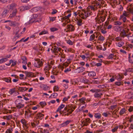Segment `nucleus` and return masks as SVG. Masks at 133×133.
Returning a JSON list of instances; mask_svg holds the SVG:
<instances>
[{
	"mask_svg": "<svg viewBox=\"0 0 133 133\" xmlns=\"http://www.w3.org/2000/svg\"><path fill=\"white\" fill-rule=\"evenodd\" d=\"M67 29L68 31H74V26L71 24L68 25H67Z\"/></svg>",
	"mask_w": 133,
	"mask_h": 133,
	"instance_id": "2eb2a0df",
	"label": "nucleus"
},
{
	"mask_svg": "<svg viewBox=\"0 0 133 133\" xmlns=\"http://www.w3.org/2000/svg\"><path fill=\"white\" fill-rule=\"evenodd\" d=\"M100 92H97L95 93L94 94V96L96 98H101V97L102 95V94L99 93Z\"/></svg>",
	"mask_w": 133,
	"mask_h": 133,
	"instance_id": "a211bd4d",
	"label": "nucleus"
},
{
	"mask_svg": "<svg viewBox=\"0 0 133 133\" xmlns=\"http://www.w3.org/2000/svg\"><path fill=\"white\" fill-rule=\"evenodd\" d=\"M105 17L102 15L97 16L95 18L97 23L100 24L103 22L105 19Z\"/></svg>",
	"mask_w": 133,
	"mask_h": 133,
	"instance_id": "20e7f679",
	"label": "nucleus"
},
{
	"mask_svg": "<svg viewBox=\"0 0 133 133\" xmlns=\"http://www.w3.org/2000/svg\"><path fill=\"white\" fill-rule=\"evenodd\" d=\"M39 120H38L37 119H36V118H35V119L34 120V122L35 124V125H37L39 124Z\"/></svg>",
	"mask_w": 133,
	"mask_h": 133,
	"instance_id": "a19ab883",
	"label": "nucleus"
},
{
	"mask_svg": "<svg viewBox=\"0 0 133 133\" xmlns=\"http://www.w3.org/2000/svg\"><path fill=\"white\" fill-rule=\"evenodd\" d=\"M30 9V8L28 6H22L19 8L20 10L21 11H23L28 10Z\"/></svg>",
	"mask_w": 133,
	"mask_h": 133,
	"instance_id": "ddd939ff",
	"label": "nucleus"
},
{
	"mask_svg": "<svg viewBox=\"0 0 133 133\" xmlns=\"http://www.w3.org/2000/svg\"><path fill=\"white\" fill-rule=\"evenodd\" d=\"M35 62L34 65L35 67L39 68L43 65L42 62L39 59H35Z\"/></svg>",
	"mask_w": 133,
	"mask_h": 133,
	"instance_id": "39448f33",
	"label": "nucleus"
},
{
	"mask_svg": "<svg viewBox=\"0 0 133 133\" xmlns=\"http://www.w3.org/2000/svg\"><path fill=\"white\" fill-rule=\"evenodd\" d=\"M130 54H129V62L133 64V61H132V60L130 59Z\"/></svg>",
	"mask_w": 133,
	"mask_h": 133,
	"instance_id": "052dcab7",
	"label": "nucleus"
},
{
	"mask_svg": "<svg viewBox=\"0 0 133 133\" xmlns=\"http://www.w3.org/2000/svg\"><path fill=\"white\" fill-rule=\"evenodd\" d=\"M8 12L7 9H4L2 14V16L3 17H5Z\"/></svg>",
	"mask_w": 133,
	"mask_h": 133,
	"instance_id": "393cba45",
	"label": "nucleus"
},
{
	"mask_svg": "<svg viewBox=\"0 0 133 133\" xmlns=\"http://www.w3.org/2000/svg\"><path fill=\"white\" fill-rule=\"evenodd\" d=\"M114 56V55L112 54H110L108 57V58L109 59H111L113 58Z\"/></svg>",
	"mask_w": 133,
	"mask_h": 133,
	"instance_id": "0e129e2a",
	"label": "nucleus"
},
{
	"mask_svg": "<svg viewBox=\"0 0 133 133\" xmlns=\"http://www.w3.org/2000/svg\"><path fill=\"white\" fill-rule=\"evenodd\" d=\"M23 101L22 99H17L15 101L16 106L17 109H20L24 107V104H23Z\"/></svg>",
	"mask_w": 133,
	"mask_h": 133,
	"instance_id": "7ed1b4c3",
	"label": "nucleus"
},
{
	"mask_svg": "<svg viewBox=\"0 0 133 133\" xmlns=\"http://www.w3.org/2000/svg\"><path fill=\"white\" fill-rule=\"evenodd\" d=\"M92 12L90 10H87L86 11L83 10L82 12L79 14L80 17L83 19H86L89 16L92 15Z\"/></svg>",
	"mask_w": 133,
	"mask_h": 133,
	"instance_id": "f257e3e1",
	"label": "nucleus"
},
{
	"mask_svg": "<svg viewBox=\"0 0 133 133\" xmlns=\"http://www.w3.org/2000/svg\"><path fill=\"white\" fill-rule=\"evenodd\" d=\"M88 75L90 77H93L96 76V74L94 71H88Z\"/></svg>",
	"mask_w": 133,
	"mask_h": 133,
	"instance_id": "6ab92c4d",
	"label": "nucleus"
},
{
	"mask_svg": "<svg viewBox=\"0 0 133 133\" xmlns=\"http://www.w3.org/2000/svg\"><path fill=\"white\" fill-rule=\"evenodd\" d=\"M16 5L15 3H13L10 5H8L7 7L9 9L13 10L16 6Z\"/></svg>",
	"mask_w": 133,
	"mask_h": 133,
	"instance_id": "9b49d317",
	"label": "nucleus"
},
{
	"mask_svg": "<svg viewBox=\"0 0 133 133\" xmlns=\"http://www.w3.org/2000/svg\"><path fill=\"white\" fill-rule=\"evenodd\" d=\"M122 37H121V36L120 37L119 36L115 38V39L117 41H121L122 40Z\"/></svg>",
	"mask_w": 133,
	"mask_h": 133,
	"instance_id": "5fc2aeb1",
	"label": "nucleus"
},
{
	"mask_svg": "<svg viewBox=\"0 0 133 133\" xmlns=\"http://www.w3.org/2000/svg\"><path fill=\"white\" fill-rule=\"evenodd\" d=\"M19 24V23L16 22L15 21H11L9 23V25L11 26H18Z\"/></svg>",
	"mask_w": 133,
	"mask_h": 133,
	"instance_id": "f8f14e48",
	"label": "nucleus"
},
{
	"mask_svg": "<svg viewBox=\"0 0 133 133\" xmlns=\"http://www.w3.org/2000/svg\"><path fill=\"white\" fill-rule=\"evenodd\" d=\"M51 66L49 64H47L44 68V70L49 71V70Z\"/></svg>",
	"mask_w": 133,
	"mask_h": 133,
	"instance_id": "cd10ccee",
	"label": "nucleus"
},
{
	"mask_svg": "<svg viewBox=\"0 0 133 133\" xmlns=\"http://www.w3.org/2000/svg\"><path fill=\"white\" fill-rule=\"evenodd\" d=\"M95 35L94 34L91 35L90 36L89 40L91 41L94 40L95 38Z\"/></svg>",
	"mask_w": 133,
	"mask_h": 133,
	"instance_id": "2f4dec72",
	"label": "nucleus"
},
{
	"mask_svg": "<svg viewBox=\"0 0 133 133\" xmlns=\"http://www.w3.org/2000/svg\"><path fill=\"white\" fill-rule=\"evenodd\" d=\"M96 48H97V49L99 50H101L102 49V46H101V45H99V46H97Z\"/></svg>",
	"mask_w": 133,
	"mask_h": 133,
	"instance_id": "69168bd1",
	"label": "nucleus"
},
{
	"mask_svg": "<svg viewBox=\"0 0 133 133\" xmlns=\"http://www.w3.org/2000/svg\"><path fill=\"white\" fill-rule=\"evenodd\" d=\"M86 98L84 97H83L82 98L79 99V101H80V102L82 103L83 104H84L85 102L84 101L85 100Z\"/></svg>",
	"mask_w": 133,
	"mask_h": 133,
	"instance_id": "c85d7f7f",
	"label": "nucleus"
},
{
	"mask_svg": "<svg viewBox=\"0 0 133 133\" xmlns=\"http://www.w3.org/2000/svg\"><path fill=\"white\" fill-rule=\"evenodd\" d=\"M101 114L99 113H97L95 114V117L97 119H99L101 117Z\"/></svg>",
	"mask_w": 133,
	"mask_h": 133,
	"instance_id": "5701e85b",
	"label": "nucleus"
},
{
	"mask_svg": "<svg viewBox=\"0 0 133 133\" xmlns=\"http://www.w3.org/2000/svg\"><path fill=\"white\" fill-rule=\"evenodd\" d=\"M23 72L26 75L25 78H26L27 77H33L34 75L31 72H28L25 71Z\"/></svg>",
	"mask_w": 133,
	"mask_h": 133,
	"instance_id": "6e6552de",
	"label": "nucleus"
},
{
	"mask_svg": "<svg viewBox=\"0 0 133 133\" xmlns=\"http://www.w3.org/2000/svg\"><path fill=\"white\" fill-rule=\"evenodd\" d=\"M17 11L16 9H14L13 11L11 14H10L9 16V17L12 18L16 16Z\"/></svg>",
	"mask_w": 133,
	"mask_h": 133,
	"instance_id": "1a4fd4ad",
	"label": "nucleus"
},
{
	"mask_svg": "<svg viewBox=\"0 0 133 133\" xmlns=\"http://www.w3.org/2000/svg\"><path fill=\"white\" fill-rule=\"evenodd\" d=\"M21 59L23 60L22 63L24 64H26V58L25 57H22L21 58Z\"/></svg>",
	"mask_w": 133,
	"mask_h": 133,
	"instance_id": "72a5a7b5",
	"label": "nucleus"
},
{
	"mask_svg": "<svg viewBox=\"0 0 133 133\" xmlns=\"http://www.w3.org/2000/svg\"><path fill=\"white\" fill-rule=\"evenodd\" d=\"M91 9V10H95V8L94 7L91 6H88L87 9V10H89Z\"/></svg>",
	"mask_w": 133,
	"mask_h": 133,
	"instance_id": "a18cd8bd",
	"label": "nucleus"
},
{
	"mask_svg": "<svg viewBox=\"0 0 133 133\" xmlns=\"http://www.w3.org/2000/svg\"><path fill=\"white\" fill-rule=\"evenodd\" d=\"M70 122V121H66L64 122L63 123L59 124V127L60 128H61L62 127L66 126Z\"/></svg>",
	"mask_w": 133,
	"mask_h": 133,
	"instance_id": "9d476101",
	"label": "nucleus"
},
{
	"mask_svg": "<svg viewBox=\"0 0 133 133\" xmlns=\"http://www.w3.org/2000/svg\"><path fill=\"white\" fill-rule=\"evenodd\" d=\"M28 89V88L25 87H18V90L20 92H23L27 90Z\"/></svg>",
	"mask_w": 133,
	"mask_h": 133,
	"instance_id": "aec40b11",
	"label": "nucleus"
},
{
	"mask_svg": "<svg viewBox=\"0 0 133 133\" xmlns=\"http://www.w3.org/2000/svg\"><path fill=\"white\" fill-rule=\"evenodd\" d=\"M125 111V110L124 108L122 109L120 111V114L122 115L123 114Z\"/></svg>",
	"mask_w": 133,
	"mask_h": 133,
	"instance_id": "603ef678",
	"label": "nucleus"
},
{
	"mask_svg": "<svg viewBox=\"0 0 133 133\" xmlns=\"http://www.w3.org/2000/svg\"><path fill=\"white\" fill-rule=\"evenodd\" d=\"M48 33L47 31L45 30L42 31L39 34V35H42L43 34H47Z\"/></svg>",
	"mask_w": 133,
	"mask_h": 133,
	"instance_id": "ea45409f",
	"label": "nucleus"
},
{
	"mask_svg": "<svg viewBox=\"0 0 133 133\" xmlns=\"http://www.w3.org/2000/svg\"><path fill=\"white\" fill-rule=\"evenodd\" d=\"M90 91L92 93H96L97 92H100L101 91V90L100 89H93L90 90Z\"/></svg>",
	"mask_w": 133,
	"mask_h": 133,
	"instance_id": "bb28decb",
	"label": "nucleus"
},
{
	"mask_svg": "<svg viewBox=\"0 0 133 133\" xmlns=\"http://www.w3.org/2000/svg\"><path fill=\"white\" fill-rule=\"evenodd\" d=\"M74 111V110H71V111H67V113L65 114V115L68 116L69 115L71 114L72 112Z\"/></svg>",
	"mask_w": 133,
	"mask_h": 133,
	"instance_id": "864d4df0",
	"label": "nucleus"
},
{
	"mask_svg": "<svg viewBox=\"0 0 133 133\" xmlns=\"http://www.w3.org/2000/svg\"><path fill=\"white\" fill-rule=\"evenodd\" d=\"M64 109L65 110H66V112H67V111H70V105H68V106H67L66 107H65L64 108Z\"/></svg>",
	"mask_w": 133,
	"mask_h": 133,
	"instance_id": "de8ad7c7",
	"label": "nucleus"
},
{
	"mask_svg": "<svg viewBox=\"0 0 133 133\" xmlns=\"http://www.w3.org/2000/svg\"><path fill=\"white\" fill-rule=\"evenodd\" d=\"M59 55L61 56L62 59L63 61H65V56L64 54H63L62 53L59 54Z\"/></svg>",
	"mask_w": 133,
	"mask_h": 133,
	"instance_id": "e433bc0d",
	"label": "nucleus"
},
{
	"mask_svg": "<svg viewBox=\"0 0 133 133\" xmlns=\"http://www.w3.org/2000/svg\"><path fill=\"white\" fill-rule=\"evenodd\" d=\"M65 107V105L63 104H62L56 110V112L59 111V113L61 114V110L63 108Z\"/></svg>",
	"mask_w": 133,
	"mask_h": 133,
	"instance_id": "4be33fe9",
	"label": "nucleus"
},
{
	"mask_svg": "<svg viewBox=\"0 0 133 133\" xmlns=\"http://www.w3.org/2000/svg\"><path fill=\"white\" fill-rule=\"evenodd\" d=\"M98 39L101 41H103L104 39V37L103 36H99Z\"/></svg>",
	"mask_w": 133,
	"mask_h": 133,
	"instance_id": "6e6d98bb",
	"label": "nucleus"
},
{
	"mask_svg": "<svg viewBox=\"0 0 133 133\" xmlns=\"http://www.w3.org/2000/svg\"><path fill=\"white\" fill-rule=\"evenodd\" d=\"M42 88L44 90H48L49 88V87L46 85H44L42 86Z\"/></svg>",
	"mask_w": 133,
	"mask_h": 133,
	"instance_id": "7c9ffc66",
	"label": "nucleus"
},
{
	"mask_svg": "<svg viewBox=\"0 0 133 133\" xmlns=\"http://www.w3.org/2000/svg\"><path fill=\"white\" fill-rule=\"evenodd\" d=\"M120 19L122 20L124 22H125L128 21V20H127L126 17L121 15L119 18Z\"/></svg>",
	"mask_w": 133,
	"mask_h": 133,
	"instance_id": "b1692460",
	"label": "nucleus"
},
{
	"mask_svg": "<svg viewBox=\"0 0 133 133\" xmlns=\"http://www.w3.org/2000/svg\"><path fill=\"white\" fill-rule=\"evenodd\" d=\"M116 76H112V78L110 79V81L111 82H112L114 81L115 79H116Z\"/></svg>",
	"mask_w": 133,
	"mask_h": 133,
	"instance_id": "4c0bfd02",
	"label": "nucleus"
},
{
	"mask_svg": "<svg viewBox=\"0 0 133 133\" xmlns=\"http://www.w3.org/2000/svg\"><path fill=\"white\" fill-rule=\"evenodd\" d=\"M127 10L129 12L124 11L123 12L121 15L126 17H128L129 15V13L133 15V5L132 4H131L127 9Z\"/></svg>",
	"mask_w": 133,
	"mask_h": 133,
	"instance_id": "f03ea898",
	"label": "nucleus"
},
{
	"mask_svg": "<svg viewBox=\"0 0 133 133\" xmlns=\"http://www.w3.org/2000/svg\"><path fill=\"white\" fill-rule=\"evenodd\" d=\"M77 25L78 26H81L82 24V20L81 19H77L76 21Z\"/></svg>",
	"mask_w": 133,
	"mask_h": 133,
	"instance_id": "a878e982",
	"label": "nucleus"
},
{
	"mask_svg": "<svg viewBox=\"0 0 133 133\" xmlns=\"http://www.w3.org/2000/svg\"><path fill=\"white\" fill-rule=\"evenodd\" d=\"M16 91V88H14L10 90L9 93L11 95L12 94Z\"/></svg>",
	"mask_w": 133,
	"mask_h": 133,
	"instance_id": "58836bf2",
	"label": "nucleus"
},
{
	"mask_svg": "<svg viewBox=\"0 0 133 133\" xmlns=\"http://www.w3.org/2000/svg\"><path fill=\"white\" fill-rule=\"evenodd\" d=\"M120 35L121 37L123 38H124L125 37H127L128 39L129 38L132 37V36H129L128 35H127V33H126L125 31V29H123L121 31L120 33Z\"/></svg>",
	"mask_w": 133,
	"mask_h": 133,
	"instance_id": "0eeeda50",
	"label": "nucleus"
},
{
	"mask_svg": "<svg viewBox=\"0 0 133 133\" xmlns=\"http://www.w3.org/2000/svg\"><path fill=\"white\" fill-rule=\"evenodd\" d=\"M12 127H11L7 130L6 132V133H12Z\"/></svg>",
	"mask_w": 133,
	"mask_h": 133,
	"instance_id": "473e14b6",
	"label": "nucleus"
},
{
	"mask_svg": "<svg viewBox=\"0 0 133 133\" xmlns=\"http://www.w3.org/2000/svg\"><path fill=\"white\" fill-rule=\"evenodd\" d=\"M58 29L55 28H52L50 29L51 31L52 32H54L55 31H57Z\"/></svg>",
	"mask_w": 133,
	"mask_h": 133,
	"instance_id": "13d9d810",
	"label": "nucleus"
},
{
	"mask_svg": "<svg viewBox=\"0 0 133 133\" xmlns=\"http://www.w3.org/2000/svg\"><path fill=\"white\" fill-rule=\"evenodd\" d=\"M118 128V126H116L111 130L113 132H114L117 131V129Z\"/></svg>",
	"mask_w": 133,
	"mask_h": 133,
	"instance_id": "09e8293b",
	"label": "nucleus"
},
{
	"mask_svg": "<svg viewBox=\"0 0 133 133\" xmlns=\"http://www.w3.org/2000/svg\"><path fill=\"white\" fill-rule=\"evenodd\" d=\"M124 44V43L122 41H120L118 43V46L119 47H121Z\"/></svg>",
	"mask_w": 133,
	"mask_h": 133,
	"instance_id": "3c124183",
	"label": "nucleus"
},
{
	"mask_svg": "<svg viewBox=\"0 0 133 133\" xmlns=\"http://www.w3.org/2000/svg\"><path fill=\"white\" fill-rule=\"evenodd\" d=\"M70 108H71L70 109V111L72 110H73L74 111V110L76 109V106H74L72 104L70 105Z\"/></svg>",
	"mask_w": 133,
	"mask_h": 133,
	"instance_id": "79ce46f5",
	"label": "nucleus"
},
{
	"mask_svg": "<svg viewBox=\"0 0 133 133\" xmlns=\"http://www.w3.org/2000/svg\"><path fill=\"white\" fill-rule=\"evenodd\" d=\"M62 49L61 48H59L56 46H54V48L53 49V52L55 53H58V51H60Z\"/></svg>",
	"mask_w": 133,
	"mask_h": 133,
	"instance_id": "4468645a",
	"label": "nucleus"
},
{
	"mask_svg": "<svg viewBox=\"0 0 133 133\" xmlns=\"http://www.w3.org/2000/svg\"><path fill=\"white\" fill-rule=\"evenodd\" d=\"M13 31L14 34L15 35V36H14L13 39L16 40V39L19 38L20 37V35L18 34L19 32L18 28L17 27L15 28L14 29Z\"/></svg>",
	"mask_w": 133,
	"mask_h": 133,
	"instance_id": "423d86ee",
	"label": "nucleus"
},
{
	"mask_svg": "<svg viewBox=\"0 0 133 133\" xmlns=\"http://www.w3.org/2000/svg\"><path fill=\"white\" fill-rule=\"evenodd\" d=\"M71 14H69L67 16H65L62 18V19L63 20H65L66 19H69V17L71 16Z\"/></svg>",
	"mask_w": 133,
	"mask_h": 133,
	"instance_id": "c756f323",
	"label": "nucleus"
},
{
	"mask_svg": "<svg viewBox=\"0 0 133 133\" xmlns=\"http://www.w3.org/2000/svg\"><path fill=\"white\" fill-rule=\"evenodd\" d=\"M126 71L127 72H133V68H128L126 70Z\"/></svg>",
	"mask_w": 133,
	"mask_h": 133,
	"instance_id": "338daca9",
	"label": "nucleus"
},
{
	"mask_svg": "<svg viewBox=\"0 0 133 133\" xmlns=\"http://www.w3.org/2000/svg\"><path fill=\"white\" fill-rule=\"evenodd\" d=\"M44 116V115L42 114L41 113H39L37 114L35 118H36V119H37L38 120H39V119H42Z\"/></svg>",
	"mask_w": 133,
	"mask_h": 133,
	"instance_id": "dca6fc26",
	"label": "nucleus"
},
{
	"mask_svg": "<svg viewBox=\"0 0 133 133\" xmlns=\"http://www.w3.org/2000/svg\"><path fill=\"white\" fill-rule=\"evenodd\" d=\"M7 60V58H5L1 59H0V63H2L3 62L6 61Z\"/></svg>",
	"mask_w": 133,
	"mask_h": 133,
	"instance_id": "49530a36",
	"label": "nucleus"
},
{
	"mask_svg": "<svg viewBox=\"0 0 133 133\" xmlns=\"http://www.w3.org/2000/svg\"><path fill=\"white\" fill-rule=\"evenodd\" d=\"M2 80L4 81L7 83H11V78L9 77L8 78H7L4 77L2 78Z\"/></svg>",
	"mask_w": 133,
	"mask_h": 133,
	"instance_id": "412c9836",
	"label": "nucleus"
},
{
	"mask_svg": "<svg viewBox=\"0 0 133 133\" xmlns=\"http://www.w3.org/2000/svg\"><path fill=\"white\" fill-rule=\"evenodd\" d=\"M121 22L119 21H116L115 23V24L116 25H121Z\"/></svg>",
	"mask_w": 133,
	"mask_h": 133,
	"instance_id": "bf43d9fd",
	"label": "nucleus"
},
{
	"mask_svg": "<svg viewBox=\"0 0 133 133\" xmlns=\"http://www.w3.org/2000/svg\"><path fill=\"white\" fill-rule=\"evenodd\" d=\"M85 69L84 68L81 67L78 68L76 69V72L78 73L82 72L85 70Z\"/></svg>",
	"mask_w": 133,
	"mask_h": 133,
	"instance_id": "f3484780",
	"label": "nucleus"
},
{
	"mask_svg": "<svg viewBox=\"0 0 133 133\" xmlns=\"http://www.w3.org/2000/svg\"><path fill=\"white\" fill-rule=\"evenodd\" d=\"M82 82L85 83H88L89 82V81L85 78H83Z\"/></svg>",
	"mask_w": 133,
	"mask_h": 133,
	"instance_id": "4d7b16f0",
	"label": "nucleus"
},
{
	"mask_svg": "<svg viewBox=\"0 0 133 133\" xmlns=\"http://www.w3.org/2000/svg\"><path fill=\"white\" fill-rule=\"evenodd\" d=\"M56 17H50V21L53 22L55 20Z\"/></svg>",
	"mask_w": 133,
	"mask_h": 133,
	"instance_id": "e2e57ef3",
	"label": "nucleus"
},
{
	"mask_svg": "<svg viewBox=\"0 0 133 133\" xmlns=\"http://www.w3.org/2000/svg\"><path fill=\"white\" fill-rule=\"evenodd\" d=\"M40 132L42 133H49V131L46 129H42Z\"/></svg>",
	"mask_w": 133,
	"mask_h": 133,
	"instance_id": "f704fd0d",
	"label": "nucleus"
},
{
	"mask_svg": "<svg viewBox=\"0 0 133 133\" xmlns=\"http://www.w3.org/2000/svg\"><path fill=\"white\" fill-rule=\"evenodd\" d=\"M123 83L121 82H115V85L118 86H119L121 85Z\"/></svg>",
	"mask_w": 133,
	"mask_h": 133,
	"instance_id": "37998d69",
	"label": "nucleus"
},
{
	"mask_svg": "<svg viewBox=\"0 0 133 133\" xmlns=\"http://www.w3.org/2000/svg\"><path fill=\"white\" fill-rule=\"evenodd\" d=\"M128 110L129 112L133 111V106H130L128 109Z\"/></svg>",
	"mask_w": 133,
	"mask_h": 133,
	"instance_id": "774afa93",
	"label": "nucleus"
},
{
	"mask_svg": "<svg viewBox=\"0 0 133 133\" xmlns=\"http://www.w3.org/2000/svg\"><path fill=\"white\" fill-rule=\"evenodd\" d=\"M39 104L42 107H43L46 105V103L44 102H40Z\"/></svg>",
	"mask_w": 133,
	"mask_h": 133,
	"instance_id": "8fccbe9b",
	"label": "nucleus"
},
{
	"mask_svg": "<svg viewBox=\"0 0 133 133\" xmlns=\"http://www.w3.org/2000/svg\"><path fill=\"white\" fill-rule=\"evenodd\" d=\"M126 97L128 99H133V96H132V94L131 93H129L126 96Z\"/></svg>",
	"mask_w": 133,
	"mask_h": 133,
	"instance_id": "c9c22d12",
	"label": "nucleus"
},
{
	"mask_svg": "<svg viewBox=\"0 0 133 133\" xmlns=\"http://www.w3.org/2000/svg\"><path fill=\"white\" fill-rule=\"evenodd\" d=\"M52 11L51 13V14L52 15L55 14L57 12V11L55 9H52Z\"/></svg>",
	"mask_w": 133,
	"mask_h": 133,
	"instance_id": "680f3d73",
	"label": "nucleus"
},
{
	"mask_svg": "<svg viewBox=\"0 0 133 133\" xmlns=\"http://www.w3.org/2000/svg\"><path fill=\"white\" fill-rule=\"evenodd\" d=\"M91 83L92 84H99L100 83V82L97 80H94L92 81Z\"/></svg>",
	"mask_w": 133,
	"mask_h": 133,
	"instance_id": "c03bdc74",
	"label": "nucleus"
}]
</instances>
